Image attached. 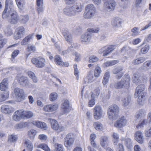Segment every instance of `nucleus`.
Returning a JSON list of instances; mask_svg holds the SVG:
<instances>
[{
    "label": "nucleus",
    "instance_id": "obj_1",
    "mask_svg": "<svg viewBox=\"0 0 151 151\" xmlns=\"http://www.w3.org/2000/svg\"><path fill=\"white\" fill-rule=\"evenodd\" d=\"M82 10V6L80 3H76L72 6H66L63 10V13L69 17L74 16L81 12Z\"/></svg>",
    "mask_w": 151,
    "mask_h": 151
},
{
    "label": "nucleus",
    "instance_id": "obj_2",
    "mask_svg": "<svg viewBox=\"0 0 151 151\" xmlns=\"http://www.w3.org/2000/svg\"><path fill=\"white\" fill-rule=\"evenodd\" d=\"M130 81L129 76L128 74H126L120 81L111 83L110 86L119 89L122 88L127 89L129 87Z\"/></svg>",
    "mask_w": 151,
    "mask_h": 151
},
{
    "label": "nucleus",
    "instance_id": "obj_3",
    "mask_svg": "<svg viewBox=\"0 0 151 151\" xmlns=\"http://www.w3.org/2000/svg\"><path fill=\"white\" fill-rule=\"evenodd\" d=\"M145 86L141 84L138 86L136 88L134 96L135 97L138 96V102L140 105H142L144 103L145 99V96L146 93L144 91Z\"/></svg>",
    "mask_w": 151,
    "mask_h": 151
},
{
    "label": "nucleus",
    "instance_id": "obj_4",
    "mask_svg": "<svg viewBox=\"0 0 151 151\" xmlns=\"http://www.w3.org/2000/svg\"><path fill=\"white\" fill-rule=\"evenodd\" d=\"M99 30V27L88 29L87 32L81 36L80 39L81 42L84 44L89 42L92 36V33H98Z\"/></svg>",
    "mask_w": 151,
    "mask_h": 151
},
{
    "label": "nucleus",
    "instance_id": "obj_5",
    "mask_svg": "<svg viewBox=\"0 0 151 151\" xmlns=\"http://www.w3.org/2000/svg\"><path fill=\"white\" fill-rule=\"evenodd\" d=\"M119 108L115 104L110 106L107 111V114L109 118L111 120H115L119 116Z\"/></svg>",
    "mask_w": 151,
    "mask_h": 151
},
{
    "label": "nucleus",
    "instance_id": "obj_6",
    "mask_svg": "<svg viewBox=\"0 0 151 151\" xmlns=\"http://www.w3.org/2000/svg\"><path fill=\"white\" fill-rule=\"evenodd\" d=\"M85 11L84 14V17L89 19L93 17L96 12V8L93 5L89 4L85 7Z\"/></svg>",
    "mask_w": 151,
    "mask_h": 151
},
{
    "label": "nucleus",
    "instance_id": "obj_7",
    "mask_svg": "<svg viewBox=\"0 0 151 151\" xmlns=\"http://www.w3.org/2000/svg\"><path fill=\"white\" fill-rule=\"evenodd\" d=\"M104 7L106 11L110 12L113 11L116 6V3L113 0H103Z\"/></svg>",
    "mask_w": 151,
    "mask_h": 151
},
{
    "label": "nucleus",
    "instance_id": "obj_8",
    "mask_svg": "<svg viewBox=\"0 0 151 151\" xmlns=\"http://www.w3.org/2000/svg\"><path fill=\"white\" fill-rule=\"evenodd\" d=\"M31 61L37 68H42L45 65V60L42 58H33L31 59Z\"/></svg>",
    "mask_w": 151,
    "mask_h": 151
},
{
    "label": "nucleus",
    "instance_id": "obj_9",
    "mask_svg": "<svg viewBox=\"0 0 151 151\" xmlns=\"http://www.w3.org/2000/svg\"><path fill=\"white\" fill-rule=\"evenodd\" d=\"M114 49V46L113 45L106 46L99 50L98 52L99 54L103 53V56H105L111 52Z\"/></svg>",
    "mask_w": 151,
    "mask_h": 151
},
{
    "label": "nucleus",
    "instance_id": "obj_10",
    "mask_svg": "<svg viewBox=\"0 0 151 151\" xmlns=\"http://www.w3.org/2000/svg\"><path fill=\"white\" fill-rule=\"evenodd\" d=\"M102 114V109L101 107L99 105H96L93 109V116L96 119H100Z\"/></svg>",
    "mask_w": 151,
    "mask_h": 151
},
{
    "label": "nucleus",
    "instance_id": "obj_11",
    "mask_svg": "<svg viewBox=\"0 0 151 151\" xmlns=\"http://www.w3.org/2000/svg\"><path fill=\"white\" fill-rule=\"evenodd\" d=\"M65 145L66 147L72 145L74 141L73 135L71 133L67 134L64 138Z\"/></svg>",
    "mask_w": 151,
    "mask_h": 151
},
{
    "label": "nucleus",
    "instance_id": "obj_12",
    "mask_svg": "<svg viewBox=\"0 0 151 151\" xmlns=\"http://www.w3.org/2000/svg\"><path fill=\"white\" fill-rule=\"evenodd\" d=\"M61 108L63 112L62 115L68 113L71 110L69 106V101L67 100H65L62 103Z\"/></svg>",
    "mask_w": 151,
    "mask_h": 151
},
{
    "label": "nucleus",
    "instance_id": "obj_13",
    "mask_svg": "<svg viewBox=\"0 0 151 151\" xmlns=\"http://www.w3.org/2000/svg\"><path fill=\"white\" fill-rule=\"evenodd\" d=\"M127 122L124 117L122 116L115 122L114 126L117 128L122 127L126 125Z\"/></svg>",
    "mask_w": 151,
    "mask_h": 151
},
{
    "label": "nucleus",
    "instance_id": "obj_14",
    "mask_svg": "<svg viewBox=\"0 0 151 151\" xmlns=\"http://www.w3.org/2000/svg\"><path fill=\"white\" fill-rule=\"evenodd\" d=\"M18 82L23 87H29L30 83L27 77L25 76H21L18 79Z\"/></svg>",
    "mask_w": 151,
    "mask_h": 151
},
{
    "label": "nucleus",
    "instance_id": "obj_15",
    "mask_svg": "<svg viewBox=\"0 0 151 151\" xmlns=\"http://www.w3.org/2000/svg\"><path fill=\"white\" fill-rule=\"evenodd\" d=\"M10 16V19L9 21L12 24H15L19 20V17L17 12L15 11L11 13Z\"/></svg>",
    "mask_w": 151,
    "mask_h": 151
},
{
    "label": "nucleus",
    "instance_id": "obj_16",
    "mask_svg": "<svg viewBox=\"0 0 151 151\" xmlns=\"http://www.w3.org/2000/svg\"><path fill=\"white\" fill-rule=\"evenodd\" d=\"M13 5V1L12 0H6L5 2V9L3 12L2 14V17L3 18L7 17L8 16L7 14V10L8 6L11 9Z\"/></svg>",
    "mask_w": 151,
    "mask_h": 151
},
{
    "label": "nucleus",
    "instance_id": "obj_17",
    "mask_svg": "<svg viewBox=\"0 0 151 151\" xmlns=\"http://www.w3.org/2000/svg\"><path fill=\"white\" fill-rule=\"evenodd\" d=\"M14 91L16 97L20 98L21 100L24 99V92L22 89L16 88L14 89Z\"/></svg>",
    "mask_w": 151,
    "mask_h": 151
},
{
    "label": "nucleus",
    "instance_id": "obj_18",
    "mask_svg": "<svg viewBox=\"0 0 151 151\" xmlns=\"http://www.w3.org/2000/svg\"><path fill=\"white\" fill-rule=\"evenodd\" d=\"M1 110L3 113L9 114L13 112L14 111V109L10 106L4 105L2 106Z\"/></svg>",
    "mask_w": 151,
    "mask_h": 151
},
{
    "label": "nucleus",
    "instance_id": "obj_19",
    "mask_svg": "<svg viewBox=\"0 0 151 151\" xmlns=\"http://www.w3.org/2000/svg\"><path fill=\"white\" fill-rule=\"evenodd\" d=\"M123 68L122 67H118L115 68L112 70V73L114 74H117L116 76V78L117 79H120L122 76L123 73L122 72Z\"/></svg>",
    "mask_w": 151,
    "mask_h": 151
},
{
    "label": "nucleus",
    "instance_id": "obj_20",
    "mask_svg": "<svg viewBox=\"0 0 151 151\" xmlns=\"http://www.w3.org/2000/svg\"><path fill=\"white\" fill-rule=\"evenodd\" d=\"M17 31L15 33L14 37L16 40L20 38L24 33V29L23 27H20L17 29Z\"/></svg>",
    "mask_w": 151,
    "mask_h": 151
},
{
    "label": "nucleus",
    "instance_id": "obj_21",
    "mask_svg": "<svg viewBox=\"0 0 151 151\" xmlns=\"http://www.w3.org/2000/svg\"><path fill=\"white\" fill-rule=\"evenodd\" d=\"M23 117L22 110H19L14 112L13 116V118L15 121H18L21 119H23Z\"/></svg>",
    "mask_w": 151,
    "mask_h": 151
},
{
    "label": "nucleus",
    "instance_id": "obj_22",
    "mask_svg": "<svg viewBox=\"0 0 151 151\" xmlns=\"http://www.w3.org/2000/svg\"><path fill=\"white\" fill-rule=\"evenodd\" d=\"M135 139L138 143L142 144L144 143V138L142 132L137 131L135 134Z\"/></svg>",
    "mask_w": 151,
    "mask_h": 151
},
{
    "label": "nucleus",
    "instance_id": "obj_23",
    "mask_svg": "<svg viewBox=\"0 0 151 151\" xmlns=\"http://www.w3.org/2000/svg\"><path fill=\"white\" fill-rule=\"evenodd\" d=\"M122 22V20L120 18L116 17L113 19L111 24L113 26L118 27L121 26Z\"/></svg>",
    "mask_w": 151,
    "mask_h": 151
},
{
    "label": "nucleus",
    "instance_id": "obj_24",
    "mask_svg": "<svg viewBox=\"0 0 151 151\" xmlns=\"http://www.w3.org/2000/svg\"><path fill=\"white\" fill-rule=\"evenodd\" d=\"M63 34L66 41L68 42H70L72 40V36L67 29H65L63 30Z\"/></svg>",
    "mask_w": 151,
    "mask_h": 151
},
{
    "label": "nucleus",
    "instance_id": "obj_25",
    "mask_svg": "<svg viewBox=\"0 0 151 151\" xmlns=\"http://www.w3.org/2000/svg\"><path fill=\"white\" fill-rule=\"evenodd\" d=\"M33 124L36 125L37 127L44 130L47 129V125L45 123L39 121H34L33 122Z\"/></svg>",
    "mask_w": 151,
    "mask_h": 151
},
{
    "label": "nucleus",
    "instance_id": "obj_26",
    "mask_svg": "<svg viewBox=\"0 0 151 151\" xmlns=\"http://www.w3.org/2000/svg\"><path fill=\"white\" fill-rule=\"evenodd\" d=\"M8 88L7 80L4 79L0 83V89L2 91L6 90Z\"/></svg>",
    "mask_w": 151,
    "mask_h": 151
},
{
    "label": "nucleus",
    "instance_id": "obj_27",
    "mask_svg": "<svg viewBox=\"0 0 151 151\" xmlns=\"http://www.w3.org/2000/svg\"><path fill=\"white\" fill-rule=\"evenodd\" d=\"M33 34H31L26 37L21 42V44L22 45H27L30 40L33 38Z\"/></svg>",
    "mask_w": 151,
    "mask_h": 151
},
{
    "label": "nucleus",
    "instance_id": "obj_28",
    "mask_svg": "<svg viewBox=\"0 0 151 151\" xmlns=\"http://www.w3.org/2000/svg\"><path fill=\"white\" fill-rule=\"evenodd\" d=\"M23 119H25L32 117L33 116V113L29 111H23Z\"/></svg>",
    "mask_w": 151,
    "mask_h": 151
},
{
    "label": "nucleus",
    "instance_id": "obj_29",
    "mask_svg": "<svg viewBox=\"0 0 151 151\" xmlns=\"http://www.w3.org/2000/svg\"><path fill=\"white\" fill-rule=\"evenodd\" d=\"M41 0H37V11L39 14L42 13L44 10L43 7L42 5L43 4L42 1L41 4Z\"/></svg>",
    "mask_w": 151,
    "mask_h": 151
},
{
    "label": "nucleus",
    "instance_id": "obj_30",
    "mask_svg": "<svg viewBox=\"0 0 151 151\" xmlns=\"http://www.w3.org/2000/svg\"><path fill=\"white\" fill-rule=\"evenodd\" d=\"M130 101L131 96L129 95H128L127 97L123 98L121 100L122 105L124 106L128 105Z\"/></svg>",
    "mask_w": 151,
    "mask_h": 151
},
{
    "label": "nucleus",
    "instance_id": "obj_31",
    "mask_svg": "<svg viewBox=\"0 0 151 151\" xmlns=\"http://www.w3.org/2000/svg\"><path fill=\"white\" fill-rule=\"evenodd\" d=\"M100 145L101 146L104 147L107 144L108 142V137L106 136H103L101 137L100 138Z\"/></svg>",
    "mask_w": 151,
    "mask_h": 151
},
{
    "label": "nucleus",
    "instance_id": "obj_32",
    "mask_svg": "<svg viewBox=\"0 0 151 151\" xmlns=\"http://www.w3.org/2000/svg\"><path fill=\"white\" fill-rule=\"evenodd\" d=\"M145 115V114L143 110L141 109L136 112L135 117L137 119L142 120Z\"/></svg>",
    "mask_w": 151,
    "mask_h": 151
},
{
    "label": "nucleus",
    "instance_id": "obj_33",
    "mask_svg": "<svg viewBox=\"0 0 151 151\" xmlns=\"http://www.w3.org/2000/svg\"><path fill=\"white\" fill-rule=\"evenodd\" d=\"M54 61L55 63L60 66L63 65H64V62L62 61V59L60 56L57 55L54 57Z\"/></svg>",
    "mask_w": 151,
    "mask_h": 151
},
{
    "label": "nucleus",
    "instance_id": "obj_34",
    "mask_svg": "<svg viewBox=\"0 0 151 151\" xmlns=\"http://www.w3.org/2000/svg\"><path fill=\"white\" fill-rule=\"evenodd\" d=\"M132 80L136 84H138L141 81V77L140 74L138 73L134 74L133 75Z\"/></svg>",
    "mask_w": 151,
    "mask_h": 151
},
{
    "label": "nucleus",
    "instance_id": "obj_35",
    "mask_svg": "<svg viewBox=\"0 0 151 151\" xmlns=\"http://www.w3.org/2000/svg\"><path fill=\"white\" fill-rule=\"evenodd\" d=\"M50 122L52 128L55 130H58L60 127V126L58 122L53 119H52Z\"/></svg>",
    "mask_w": 151,
    "mask_h": 151
},
{
    "label": "nucleus",
    "instance_id": "obj_36",
    "mask_svg": "<svg viewBox=\"0 0 151 151\" xmlns=\"http://www.w3.org/2000/svg\"><path fill=\"white\" fill-rule=\"evenodd\" d=\"M28 123L27 122H22L16 124L15 128L17 129H21L28 126Z\"/></svg>",
    "mask_w": 151,
    "mask_h": 151
},
{
    "label": "nucleus",
    "instance_id": "obj_37",
    "mask_svg": "<svg viewBox=\"0 0 151 151\" xmlns=\"http://www.w3.org/2000/svg\"><path fill=\"white\" fill-rule=\"evenodd\" d=\"M9 96V93L6 91L2 93L0 95V102H2L8 98Z\"/></svg>",
    "mask_w": 151,
    "mask_h": 151
},
{
    "label": "nucleus",
    "instance_id": "obj_38",
    "mask_svg": "<svg viewBox=\"0 0 151 151\" xmlns=\"http://www.w3.org/2000/svg\"><path fill=\"white\" fill-rule=\"evenodd\" d=\"M25 144L26 145V147L27 150L28 151H32L33 150V145L31 142L29 140H26L25 142Z\"/></svg>",
    "mask_w": 151,
    "mask_h": 151
},
{
    "label": "nucleus",
    "instance_id": "obj_39",
    "mask_svg": "<svg viewBox=\"0 0 151 151\" xmlns=\"http://www.w3.org/2000/svg\"><path fill=\"white\" fill-rule=\"evenodd\" d=\"M146 59L145 57H140L134 60L132 62V63L135 65L139 64L144 62Z\"/></svg>",
    "mask_w": 151,
    "mask_h": 151
},
{
    "label": "nucleus",
    "instance_id": "obj_40",
    "mask_svg": "<svg viewBox=\"0 0 151 151\" xmlns=\"http://www.w3.org/2000/svg\"><path fill=\"white\" fill-rule=\"evenodd\" d=\"M93 78V76L92 73L90 72L87 77L84 78V81L85 83H89L92 82V80Z\"/></svg>",
    "mask_w": 151,
    "mask_h": 151
},
{
    "label": "nucleus",
    "instance_id": "obj_41",
    "mask_svg": "<svg viewBox=\"0 0 151 151\" xmlns=\"http://www.w3.org/2000/svg\"><path fill=\"white\" fill-rule=\"evenodd\" d=\"M37 134V131L34 129H31L28 132V134L31 139H33Z\"/></svg>",
    "mask_w": 151,
    "mask_h": 151
},
{
    "label": "nucleus",
    "instance_id": "obj_42",
    "mask_svg": "<svg viewBox=\"0 0 151 151\" xmlns=\"http://www.w3.org/2000/svg\"><path fill=\"white\" fill-rule=\"evenodd\" d=\"M102 72L99 66L96 67L94 70V75L96 77L98 78L100 76Z\"/></svg>",
    "mask_w": 151,
    "mask_h": 151
},
{
    "label": "nucleus",
    "instance_id": "obj_43",
    "mask_svg": "<svg viewBox=\"0 0 151 151\" xmlns=\"http://www.w3.org/2000/svg\"><path fill=\"white\" fill-rule=\"evenodd\" d=\"M37 147L39 148H41L45 151H51L50 149L47 145L45 143L40 144Z\"/></svg>",
    "mask_w": 151,
    "mask_h": 151
},
{
    "label": "nucleus",
    "instance_id": "obj_44",
    "mask_svg": "<svg viewBox=\"0 0 151 151\" xmlns=\"http://www.w3.org/2000/svg\"><path fill=\"white\" fill-rule=\"evenodd\" d=\"M16 4L19 9L22 10L24 0H15Z\"/></svg>",
    "mask_w": 151,
    "mask_h": 151
},
{
    "label": "nucleus",
    "instance_id": "obj_45",
    "mask_svg": "<svg viewBox=\"0 0 151 151\" xmlns=\"http://www.w3.org/2000/svg\"><path fill=\"white\" fill-rule=\"evenodd\" d=\"M5 34L7 36H9L12 34V32L9 27H5L4 28Z\"/></svg>",
    "mask_w": 151,
    "mask_h": 151
},
{
    "label": "nucleus",
    "instance_id": "obj_46",
    "mask_svg": "<svg viewBox=\"0 0 151 151\" xmlns=\"http://www.w3.org/2000/svg\"><path fill=\"white\" fill-rule=\"evenodd\" d=\"M139 29L138 27H135L131 30V32H132V36H136L138 35L139 33L138 31Z\"/></svg>",
    "mask_w": 151,
    "mask_h": 151
},
{
    "label": "nucleus",
    "instance_id": "obj_47",
    "mask_svg": "<svg viewBox=\"0 0 151 151\" xmlns=\"http://www.w3.org/2000/svg\"><path fill=\"white\" fill-rule=\"evenodd\" d=\"M57 94L56 93H52L49 95V99L51 101L55 100L57 98Z\"/></svg>",
    "mask_w": 151,
    "mask_h": 151
},
{
    "label": "nucleus",
    "instance_id": "obj_48",
    "mask_svg": "<svg viewBox=\"0 0 151 151\" xmlns=\"http://www.w3.org/2000/svg\"><path fill=\"white\" fill-rule=\"evenodd\" d=\"M99 60L98 58L94 55L91 56L89 58V62L92 63L97 61Z\"/></svg>",
    "mask_w": 151,
    "mask_h": 151
},
{
    "label": "nucleus",
    "instance_id": "obj_49",
    "mask_svg": "<svg viewBox=\"0 0 151 151\" xmlns=\"http://www.w3.org/2000/svg\"><path fill=\"white\" fill-rule=\"evenodd\" d=\"M125 145L127 147H130L132 145V142L130 139L129 138H126L124 140Z\"/></svg>",
    "mask_w": 151,
    "mask_h": 151
},
{
    "label": "nucleus",
    "instance_id": "obj_50",
    "mask_svg": "<svg viewBox=\"0 0 151 151\" xmlns=\"http://www.w3.org/2000/svg\"><path fill=\"white\" fill-rule=\"evenodd\" d=\"M29 20V17L27 15H22V18L20 20L21 23L25 24Z\"/></svg>",
    "mask_w": 151,
    "mask_h": 151
},
{
    "label": "nucleus",
    "instance_id": "obj_51",
    "mask_svg": "<svg viewBox=\"0 0 151 151\" xmlns=\"http://www.w3.org/2000/svg\"><path fill=\"white\" fill-rule=\"evenodd\" d=\"M93 125L96 130H101L102 129V125L99 122H94Z\"/></svg>",
    "mask_w": 151,
    "mask_h": 151
},
{
    "label": "nucleus",
    "instance_id": "obj_52",
    "mask_svg": "<svg viewBox=\"0 0 151 151\" xmlns=\"http://www.w3.org/2000/svg\"><path fill=\"white\" fill-rule=\"evenodd\" d=\"M28 52H35L36 51V47L33 45L28 46L27 48Z\"/></svg>",
    "mask_w": 151,
    "mask_h": 151
},
{
    "label": "nucleus",
    "instance_id": "obj_53",
    "mask_svg": "<svg viewBox=\"0 0 151 151\" xmlns=\"http://www.w3.org/2000/svg\"><path fill=\"white\" fill-rule=\"evenodd\" d=\"M93 94H91V99L89 101L88 106L90 107L93 106L95 104V101L93 97Z\"/></svg>",
    "mask_w": 151,
    "mask_h": 151
},
{
    "label": "nucleus",
    "instance_id": "obj_54",
    "mask_svg": "<svg viewBox=\"0 0 151 151\" xmlns=\"http://www.w3.org/2000/svg\"><path fill=\"white\" fill-rule=\"evenodd\" d=\"M149 49V46L148 45H146L145 46V47H143L141 49V52L142 54H145L147 52Z\"/></svg>",
    "mask_w": 151,
    "mask_h": 151
},
{
    "label": "nucleus",
    "instance_id": "obj_55",
    "mask_svg": "<svg viewBox=\"0 0 151 151\" xmlns=\"http://www.w3.org/2000/svg\"><path fill=\"white\" fill-rule=\"evenodd\" d=\"M55 147L56 149V151H64L62 145L58 143L55 144Z\"/></svg>",
    "mask_w": 151,
    "mask_h": 151
},
{
    "label": "nucleus",
    "instance_id": "obj_56",
    "mask_svg": "<svg viewBox=\"0 0 151 151\" xmlns=\"http://www.w3.org/2000/svg\"><path fill=\"white\" fill-rule=\"evenodd\" d=\"M142 121L140 123H139L136 127L138 128L139 127H143L144 125L145 124L147 123V120L146 119H142Z\"/></svg>",
    "mask_w": 151,
    "mask_h": 151
},
{
    "label": "nucleus",
    "instance_id": "obj_57",
    "mask_svg": "<svg viewBox=\"0 0 151 151\" xmlns=\"http://www.w3.org/2000/svg\"><path fill=\"white\" fill-rule=\"evenodd\" d=\"M17 140V137L16 135H11L9 137L8 141L10 142H14Z\"/></svg>",
    "mask_w": 151,
    "mask_h": 151
},
{
    "label": "nucleus",
    "instance_id": "obj_58",
    "mask_svg": "<svg viewBox=\"0 0 151 151\" xmlns=\"http://www.w3.org/2000/svg\"><path fill=\"white\" fill-rule=\"evenodd\" d=\"M73 68H74V73L75 75L77 76L78 77V74H79V70L77 68V65L76 64H74L73 65Z\"/></svg>",
    "mask_w": 151,
    "mask_h": 151
},
{
    "label": "nucleus",
    "instance_id": "obj_59",
    "mask_svg": "<svg viewBox=\"0 0 151 151\" xmlns=\"http://www.w3.org/2000/svg\"><path fill=\"white\" fill-rule=\"evenodd\" d=\"M38 139L42 141H45L47 139V137L45 134H41L39 135Z\"/></svg>",
    "mask_w": 151,
    "mask_h": 151
},
{
    "label": "nucleus",
    "instance_id": "obj_60",
    "mask_svg": "<svg viewBox=\"0 0 151 151\" xmlns=\"http://www.w3.org/2000/svg\"><path fill=\"white\" fill-rule=\"evenodd\" d=\"M51 111H53L57 110L58 107V105L57 104H50Z\"/></svg>",
    "mask_w": 151,
    "mask_h": 151
},
{
    "label": "nucleus",
    "instance_id": "obj_61",
    "mask_svg": "<svg viewBox=\"0 0 151 151\" xmlns=\"http://www.w3.org/2000/svg\"><path fill=\"white\" fill-rule=\"evenodd\" d=\"M71 48H73V47H69L67 50L63 51L62 52L61 51L60 52H59V53L61 54L62 55H65V54H68L69 52L70 51H71Z\"/></svg>",
    "mask_w": 151,
    "mask_h": 151
},
{
    "label": "nucleus",
    "instance_id": "obj_62",
    "mask_svg": "<svg viewBox=\"0 0 151 151\" xmlns=\"http://www.w3.org/2000/svg\"><path fill=\"white\" fill-rule=\"evenodd\" d=\"M43 109L45 111H51L50 104L45 106L43 108Z\"/></svg>",
    "mask_w": 151,
    "mask_h": 151
},
{
    "label": "nucleus",
    "instance_id": "obj_63",
    "mask_svg": "<svg viewBox=\"0 0 151 151\" xmlns=\"http://www.w3.org/2000/svg\"><path fill=\"white\" fill-rule=\"evenodd\" d=\"M7 42V40L6 39H2L0 40V49L4 45L6 44Z\"/></svg>",
    "mask_w": 151,
    "mask_h": 151
},
{
    "label": "nucleus",
    "instance_id": "obj_64",
    "mask_svg": "<svg viewBox=\"0 0 151 151\" xmlns=\"http://www.w3.org/2000/svg\"><path fill=\"white\" fill-rule=\"evenodd\" d=\"M141 41V40L139 38H137L133 40L132 41V43L134 45H136L138 44Z\"/></svg>",
    "mask_w": 151,
    "mask_h": 151
}]
</instances>
